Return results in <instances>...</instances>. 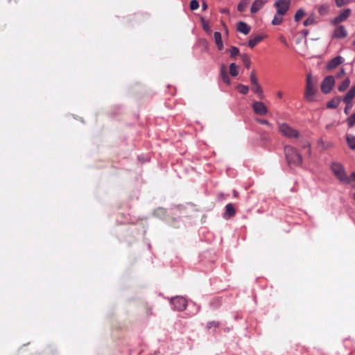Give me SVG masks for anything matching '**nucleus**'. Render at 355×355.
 I'll use <instances>...</instances> for the list:
<instances>
[{"mask_svg":"<svg viewBox=\"0 0 355 355\" xmlns=\"http://www.w3.org/2000/svg\"><path fill=\"white\" fill-rule=\"evenodd\" d=\"M305 10L303 8L297 10L294 17L295 21H299L303 17L305 16Z\"/></svg>","mask_w":355,"mask_h":355,"instance_id":"24","label":"nucleus"},{"mask_svg":"<svg viewBox=\"0 0 355 355\" xmlns=\"http://www.w3.org/2000/svg\"><path fill=\"white\" fill-rule=\"evenodd\" d=\"M331 169L334 175L342 182H348L349 178L347 175L344 166L339 162H333L331 165Z\"/></svg>","mask_w":355,"mask_h":355,"instance_id":"3","label":"nucleus"},{"mask_svg":"<svg viewBox=\"0 0 355 355\" xmlns=\"http://www.w3.org/2000/svg\"><path fill=\"white\" fill-rule=\"evenodd\" d=\"M277 97L282 98L283 96V92L282 91H278L277 92Z\"/></svg>","mask_w":355,"mask_h":355,"instance_id":"41","label":"nucleus"},{"mask_svg":"<svg viewBox=\"0 0 355 355\" xmlns=\"http://www.w3.org/2000/svg\"><path fill=\"white\" fill-rule=\"evenodd\" d=\"M350 13L351 10L349 8L345 9L331 21V24L332 25H336L340 22L345 21L349 17Z\"/></svg>","mask_w":355,"mask_h":355,"instance_id":"8","label":"nucleus"},{"mask_svg":"<svg viewBox=\"0 0 355 355\" xmlns=\"http://www.w3.org/2000/svg\"><path fill=\"white\" fill-rule=\"evenodd\" d=\"M206 8H207V4H206L205 3H204L202 4V9H203V10H205Z\"/></svg>","mask_w":355,"mask_h":355,"instance_id":"43","label":"nucleus"},{"mask_svg":"<svg viewBox=\"0 0 355 355\" xmlns=\"http://www.w3.org/2000/svg\"><path fill=\"white\" fill-rule=\"evenodd\" d=\"M347 143L352 150H355V136L352 135H347L346 136Z\"/></svg>","mask_w":355,"mask_h":355,"instance_id":"18","label":"nucleus"},{"mask_svg":"<svg viewBox=\"0 0 355 355\" xmlns=\"http://www.w3.org/2000/svg\"><path fill=\"white\" fill-rule=\"evenodd\" d=\"M331 145L330 144H328L327 146H324L325 148H330Z\"/></svg>","mask_w":355,"mask_h":355,"instance_id":"45","label":"nucleus"},{"mask_svg":"<svg viewBox=\"0 0 355 355\" xmlns=\"http://www.w3.org/2000/svg\"><path fill=\"white\" fill-rule=\"evenodd\" d=\"M263 37L260 35H257L253 38H251L248 41V45L250 48H253L258 43H259L262 40Z\"/></svg>","mask_w":355,"mask_h":355,"instance_id":"19","label":"nucleus"},{"mask_svg":"<svg viewBox=\"0 0 355 355\" xmlns=\"http://www.w3.org/2000/svg\"><path fill=\"white\" fill-rule=\"evenodd\" d=\"M230 55L232 57H234V56H236L239 55V50L237 47L236 46H232L230 50Z\"/></svg>","mask_w":355,"mask_h":355,"instance_id":"32","label":"nucleus"},{"mask_svg":"<svg viewBox=\"0 0 355 355\" xmlns=\"http://www.w3.org/2000/svg\"><path fill=\"white\" fill-rule=\"evenodd\" d=\"M250 78V83H251L252 85L259 83L258 79L256 76L254 71H252Z\"/></svg>","mask_w":355,"mask_h":355,"instance_id":"31","label":"nucleus"},{"mask_svg":"<svg viewBox=\"0 0 355 355\" xmlns=\"http://www.w3.org/2000/svg\"><path fill=\"white\" fill-rule=\"evenodd\" d=\"M340 102V98L337 97V98H333L331 101H329L327 103V106L329 108H336L339 105Z\"/></svg>","mask_w":355,"mask_h":355,"instance_id":"20","label":"nucleus"},{"mask_svg":"<svg viewBox=\"0 0 355 355\" xmlns=\"http://www.w3.org/2000/svg\"><path fill=\"white\" fill-rule=\"evenodd\" d=\"M222 12H223V13H227V12H228V10H227V9H223V10H222Z\"/></svg>","mask_w":355,"mask_h":355,"instance_id":"44","label":"nucleus"},{"mask_svg":"<svg viewBox=\"0 0 355 355\" xmlns=\"http://www.w3.org/2000/svg\"><path fill=\"white\" fill-rule=\"evenodd\" d=\"M171 304L174 309L178 311H182L187 306V300L182 297H175L171 299Z\"/></svg>","mask_w":355,"mask_h":355,"instance_id":"7","label":"nucleus"},{"mask_svg":"<svg viewBox=\"0 0 355 355\" xmlns=\"http://www.w3.org/2000/svg\"><path fill=\"white\" fill-rule=\"evenodd\" d=\"M352 107V103L349 105H347L345 108V112L347 114L348 110Z\"/></svg>","mask_w":355,"mask_h":355,"instance_id":"40","label":"nucleus"},{"mask_svg":"<svg viewBox=\"0 0 355 355\" xmlns=\"http://www.w3.org/2000/svg\"><path fill=\"white\" fill-rule=\"evenodd\" d=\"M246 6H247V3L244 0H243L239 3L238 10L239 11L242 12L245 9Z\"/></svg>","mask_w":355,"mask_h":355,"instance_id":"35","label":"nucleus"},{"mask_svg":"<svg viewBox=\"0 0 355 355\" xmlns=\"http://www.w3.org/2000/svg\"><path fill=\"white\" fill-rule=\"evenodd\" d=\"M344 62V58L340 55L331 59L327 64L328 70H332Z\"/></svg>","mask_w":355,"mask_h":355,"instance_id":"10","label":"nucleus"},{"mask_svg":"<svg viewBox=\"0 0 355 355\" xmlns=\"http://www.w3.org/2000/svg\"><path fill=\"white\" fill-rule=\"evenodd\" d=\"M230 73L234 77L236 76L239 74V66H237L235 63L230 64Z\"/></svg>","mask_w":355,"mask_h":355,"instance_id":"22","label":"nucleus"},{"mask_svg":"<svg viewBox=\"0 0 355 355\" xmlns=\"http://www.w3.org/2000/svg\"><path fill=\"white\" fill-rule=\"evenodd\" d=\"M349 178V182H346L347 184H351L352 182H354L355 183V172L354 173H352L349 177H348Z\"/></svg>","mask_w":355,"mask_h":355,"instance_id":"37","label":"nucleus"},{"mask_svg":"<svg viewBox=\"0 0 355 355\" xmlns=\"http://www.w3.org/2000/svg\"><path fill=\"white\" fill-rule=\"evenodd\" d=\"M304 98L309 102L315 101L316 99V89L315 88V84L313 82L311 74H308L306 76V85L304 92Z\"/></svg>","mask_w":355,"mask_h":355,"instance_id":"2","label":"nucleus"},{"mask_svg":"<svg viewBox=\"0 0 355 355\" xmlns=\"http://www.w3.org/2000/svg\"><path fill=\"white\" fill-rule=\"evenodd\" d=\"M347 122L349 127H352L355 125V113L352 114L347 119Z\"/></svg>","mask_w":355,"mask_h":355,"instance_id":"29","label":"nucleus"},{"mask_svg":"<svg viewBox=\"0 0 355 355\" xmlns=\"http://www.w3.org/2000/svg\"><path fill=\"white\" fill-rule=\"evenodd\" d=\"M268 0H254L252 3L250 11L252 13L257 12L267 3Z\"/></svg>","mask_w":355,"mask_h":355,"instance_id":"12","label":"nucleus"},{"mask_svg":"<svg viewBox=\"0 0 355 355\" xmlns=\"http://www.w3.org/2000/svg\"><path fill=\"white\" fill-rule=\"evenodd\" d=\"M279 130L284 136L288 138H297L300 135L297 130L285 123L279 124Z\"/></svg>","mask_w":355,"mask_h":355,"instance_id":"4","label":"nucleus"},{"mask_svg":"<svg viewBox=\"0 0 355 355\" xmlns=\"http://www.w3.org/2000/svg\"><path fill=\"white\" fill-rule=\"evenodd\" d=\"M345 74V71L344 69H341L339 72L336 75V78H342Z\"/></svg>","mask_w":355,"mask_h":355,"instance_id":"38","label":"nucleus"},{"mask_svg":"<svg viewBox=\"0 0 355 355\" xmlns=\"http://www.w3.org/2000/svg\"><path fill=\"white\" fill-rule=\"evenodd\" d=\"M335 84L334 76H328L321 83V90L323 93L327 94L331 91Z\"/></svg>","mask_w":355,"mask_h":355,"instance_id":"6","label":"nucleus"},{"mask_svg":"<svg viewBox=\"0 0 355 355\" xmlns=\"http://www.w3.org/2000/svg\"><path fill=\"white\" fill-rule=\"evenodd\" d=\"M214 40L215 43L218 49V50H222L223 49V42L222 40V36L220 32L214 33Z\"/></svg>","mask_w":355,"mask_h":355,"instance_id":"15","label":"nucleus"},{"mask_svg":"<svg viewBox=\"0 0 355 355\" xmlns=\"http://www.w3.org/2000/svg\"><path fill=\"white\" fill-rule=\"evenodd\" d=\"M354 46H355V41L354 42Z\"/></svg>","mask_w":355,"mask_h":355,"instance_id":"47","label":"nucleus"},{"mask_svg":"<svg viewBox=\"0 0 355 355\" xmlns=\"http://www.w3.org/2000/svg\"><path fill=\"white\" fill-rule=\"evenodd\" d=\"M283 15L276 12L272 21V24L275 26L279 25L283 21Z\"/></svg>","mask_w":355,"mask_h":355,"instance_id":"21","label":"nucleus"},{"mask_svg":"<svg viewBox=\"0 0 355 355\" xmlns=\"http://www.w3.org/2000/svg\"><path fill=\"white\" fill-rule=\"evenodd\" d=\"M315 23V16L313 14H312V15H309V17H307L306 19V20H304V25L305 26H309L314 24Z\"/></svg>","mask_w":355,"mask_h":355,"instance_id":"25","label":"nucleus"},{"mask_svg":"<svg viewBox=\"0 0 355 355\" xmlns=\"http://www.w3.org/2000/svg\"><path fill=\"white\" fill-rule=\"evenodd\" d=\"M202 21L203 28L206 31L209 32L211 31V29H210V26H209V24L207 21H205L204 19H202Z\"/></svg>","mask_w":355,"mask_h":355,"instance_id":"36","label":"nucleus"},{"mask_svg":"<svg viewBox=\"0 0 355 355\" xmlns=\"http://www.w3.org/2000/svg\"><path fill=\"white\" fill-rule=\"evenodd\" d=\"M284 154L289 165L300 166L302 164V157L296 148L291 146H286Z\"/></svg>","mask_w":355,"mask_h":355,"instance_id":"1","label":"nucleus"},{"mask_svg":"<svg viewBox=\"0 0 355 355\" xmlns=\"http://www.w3.org/2000/svg\"><path fill=\"white\" fill-rule=\"evenodd\" d=\"M349 84L350 80L347 78L340 83V85H339L338 89L340 92H343L349 87Z\"/></svg>","mask_w":355,"mask_h":355,"instance_id":"23","label":"nucleus"},{"mask_svg":"<svg viewBox=\"0 0 355 355\" xmlns=\"http://www.w3.org/2000/svg\"><path fill=\"white\" fill-rule=\"evenodd\" d=\"M237 89L243 94H246L249 91L248 87L243 85H238Z\"/></svg>","mask_w":355,"mask_h":355,"instance_id":"28","label":"nucleus"},{"mask_svg":"<svg viewBox=\"0 0 355 355\" xmlns=\"http://www.w3.org/2000/svg\"><path fill=\"white\" fill-rule=\"evenodd\" d=\"M259 122L261 124H264L266 125H270V123L267 120H265V119H260V120H259Z\"/></svg>","mask_w":355,"mask_h":355,"instance_id":"39","label":"nucleus"},{"mask_svg":"<svg viewBox=\"0 0 355 355\" xmlns=\"http://www.w3.org/2000/svg\"><path fill=\"white\" fill-rule=\"evenodd\" d=\"M347 32L343 26H339L337 27L333 33V37L337 39H341L347 37Z\"/></svg>","mask_w":355,"mask_h":355,"instance_id":"11","label":"nucleus"},{"mask_svg":"<svg viewBox=\"0 0 355 355\" xmlns=\"http://www.w3.org/2000/svg\"><path fill=\"white\" fill-rule=\"evenodd\" d=\"M307 147L309 148V151L310 152V145L309 144H307Z\"/></svg>","mask_w":355,"mask_h":355,"instance_id":"46","label":"nucleus"},{"mask_svg":"<svg viewBox=\"0 0 355 355\" xmlns=\"http://www.w3.org/2000/svg\"><path fill=\"white\" fill-rule=\"evenodd\" d=\"M355 96V87H352L349 92L345 95L343 98V101L346 103V105H349L352 103V99Z\"/></svg>","mask_w":355,"mask_h":355,"instance_id":"13","label":"nucleus"},{"mask_svg":"<svg viewBox=\"0 0 355 355\" xmlns=\"http://www.w3.org/2000/svg\"><path fill=\"white\" fill-rule=\"evenodd\" d=\"M252 89L260 98H263L264 95L263 89L259 83L252 85Z\"/></svg>","mask_w":355,"mask_h":355,"instance_id":"16","label":"nucleus"},{"mask_svg":"<svg viewBox=\"0 0 355 355\" xmlns=\"http://www.w3.org/2000/svg\"><path fill=\"white\" fill-rule=\"evenodd\" d=\"M217 324L214 322L208 324V328H211L212 326L216 327Z\"/></svg>","mask_w":355,"mask_h":355,"instance_id":"42","label":"nucleus"},{"mask_svg":"<svg viewBox=\"0 0 355 355\" xmlns=\"http://www.w3.org/2000/svg\"><path fill=\"white\" fill-rule=\"evenodd\" d=\"M235 214V210L233 207V206L232 205V204H227L226 205V214L227 215L229 216V217H231L232 216H234Z\"/></svg>","mask_w":355,"mask_h":355,"instance_id":"27","label":"nucleus"},{"mask_svg":"<svg viewBox=\"0 0 355 355\" xmlns=\"http://www.w3.org/2000/svg\"><path fill=\"white\" fill-rule=\"evenodd\" d=\"M329 10V6L327 4H322L318 8V12L321 15H325L327 14Z\"/></svg>","mask_w":355,"mask_h":355,"instance_id":"26","label":"nucleus"},{"mask_svg":"<svg viewBox=\"0 0 355 355\" xmlns=\"http://www.w3.org/2000/svg\"><path fill=\"white\" fill-rule=\"evenodd\" d=\"M242 60H243V64L245 66V67L250 68V64H251L250 58L246 55H243L242 56Z\"/></svg>","mask_w":355,"mask_h":355,"instance_id":"30","label":"nucleus"},{"mask_svg":"<svg viewBox=\"0 0 355 355\" xmlns=\"http://www.w3.org/2000/svg\"><path fill=\"white\" fill-rule=\"evenodd\" d=\"M291 4L290 0H276L275 2V7L277 13L285 15L289 10Z\"/></svg>","mask_w":355,"mask_h":355,"instance_id":"5","label":"nucleus"},{"mask_svg":"<svg viewBox=\"0 0 355 355\" xmlns=\"http://www.w3.org/2000/svg\"><path fill=\"white\" fill-rule=\"evenodd\" d=\"M199 7L198 1L196 0H192L190 3V8L192 10H195Z\"/></svg>","mask_w":355,"mask_h":355,"instance_id":"34","label":"nucleus"},{"mask_svg":"<svg viewBox=\"0 0 355 355\" xmlns=\"http://www.w3.org/2000/svg\"><path fill=\"white\" fill-rule=\"evenodd\" d=\"M252 109L258 115H265L268 113V108L263 103L260 101H254L252 103Z\"/></svg>","mask_w":355,"mask_h":355,"instance_id":"9","label":"nucleus"},{"mask_svg":"<svg viewBox=\"0 0 355 355\" xmlns=\"http://www.w3.org/2000/svg\"><path fill=\"white\" fill-rule=\"evenodd\" d=\"M220 73H221V77H222V79L223 80L230 85L231 81H230V78H229L227 72H226V67L224 64H223L221 66V69H220Z\"/></svg>","mask_w":355,"mask_h":355,"instance_id":"17","label":"nucleus"},{"mask_svg":"<svg viewBox=\"0 0 355 355\" xmlns=\"http://www.w3.org/2000/svg\"><path fill=\"white\" fill-rule=\"evenodd\" d=\"M336 4L338 7H342L349 3V0H335Z\"/></svg>","mask_w":355,"mask_h":355,"instance_id":"33","label":"nucleus"},{"mask_svg":"<svg viewBox=\"0 0 355 355\" xmlns=\"http://www.w3.org/2000/svg\"><path fill=\"white\" fill-rule=\"evenodd\" d=\"M237 31L240 33L247 35L250 31V27L245 22L239 21L237 24Z\"/></svg>","mask_w":355,"mask_h":355,"instance_id":"14","label":"nucleus"}]
</instances>
